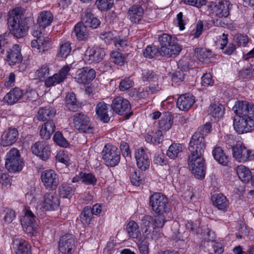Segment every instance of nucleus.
<instances>
[{
	"label": "nucleus",
	"instance_id": "obj_1",
	"mask_svg": "<svg viewBox=\"0 0 254 254\" xmlns=\"http://www.w3.org/2000/svg\"><path fill=\"white\" fill-rule=\"evenodd\" d=\"M211 125L206 123L198 127L197 131L191 136L189 145L190 154L188 159V167L198 179H202L205 175V165L203 155L205 149L204 136L211 130Z\"/></svg>",
	"mask_w": 254,
	"mask_h": 254
},
{
	"label": "nucleus",
	"instance_id": "obj_2",
	"mask_svg": "<svg viewBox=\"0 0 254 254\" xmlns=\"http://www.w3.org/2000/svg\"><path fill=\"white\" fill-rule=\"evenodd\" d=\"M7 16V25L10 33L17 38L26 36L29 27L23 17L21 9L17 7L10 10Z\"/></svg>",
	"mask_w": 254,
	"mask_h": 254
},
{
	"label": "nucleus",
	"instance_id": "obj_3",
	"mask_svg": "<svg viewBox=\"0 0 254 254\" xmlns=\"http://www.w3.org/2000/svg\"><path fill=\"white\" fill-rule=\"evenodd\" d=\"M5 160V168L9 172H19L24 165L19 150L15 148H12L6 153Z\"/></svg>",
	"mask_w": 254,
	"mask_h": 254
},
{
	"label": "nucleus",
	"instance_id": "obj_4",
	"mask_svg": "<svg viewBox=\"0 0 254 254\" xmlns=\"http://www.w3.org/2000/svg\"><path fill=\"white\" fill-rule=\"evenodd\" d=\"M149 204L157 214H166L170 210L168 198L160 192H155L150 196Z\"/></svg>",
	"mask_w": 254,
	"mask_h": 254
},
{
	"label": "nucleus",
	"instance_id": "obj_5",
	"mask_svg": "<svg viewBox=\"0 0 254 254\" xmlns=\"http://www.w3.org/2000/svg\"><path fill=\"white\" fill-rule=\"evenodd\" d=\"M42 27L38 25H34L32 28L31 34L37 39L31 41V45L33 48H35L38 52H44L47 51L50 47L49 38L43 36Z\"/></svg>",
	"mask_w": 254,
	"mask_h": 254
},
{
	"label": "nucleus",
	"instance_id": "obj_6",
	"mask_svg": "<svg viewBox=\"0 0 254 254\" xmlns=\"http://www.w3.org/2000/svg\"><path fill=\"white\" fill-rule=\"evenodd\" d=\"M120 154V151L116 146L109 144L105 145L102 151V159L105 164L109 167H114L119 164Z\"/></svg>",
	"mask_w": 254,
	"mask_h": 254
},
{
	"label": "nucleus",
	"instance_id": "obj_7",
	"mask_svg": "<svg viewBox=\"0 0 254 254\" xmlns=\"http://www.w3.org/2000/svg\"><path fill=\"white\" fill-rule=\"evenodd\" d=\"M233 127L239 134L247 133L254 130V121L251 117L236 114L234 117Z\"/></svg>",
	"mask_w": 254,
	"mask_h": 254
},
{
	"label": "nucleus",
	"instance_id": "obj_8",
	"mask_svg": "<svg viewBox=\"0 0 254 254\" xmlns=\"http://www.w3.org/2000/svg\"><path fill=\"white\" fill-rule=\"evenodd\" d=\"M36 217L33 212L28 209L25 210L24 216L21 220L23 231L29 237L35 236L37 234Z\"/></svg>",
	"mask_w": 254,
	"mask_h": 254
},
{
	"label": "nucleus",
	"instance_id": "obj_9",
	"mask_svg": "<svg viewBox=\"0 0 254 254\" xmlns=\"http://www.w3.org/2000/svg\"><path fill=\"white\" fill-rule=\"evenodd\" d=\"M73 123L74 127L80 132L90 133L92 131L93 126L90 118L82 113L74 115Z\"/></svg>",
	"mask_w": 254,
	"mask_h": 254
},
{
	"label": "nucleus",
	"instance_id": "obj_10",
	"mask_svg": "<svg viewBox=\"0 0 254 254\" xmlns=\"http://www.w3.org/2000/svg\"><path fill=\"white\" fill-rule=\"evenodd\" d=\"M161 89V88L158 85L151 84L146 87H140L137 89H132L129 91V96L135 100L145 99L149 97V95L156 93Z\"/></svg>",
	"mask_w": 254,
	"mask_h": 254
},
{
	"label": "nucleus",
	"instance_id": "obj_11",
	"mask_svg": "<svg viewBox=\"0 0 254 254\" xmlns=\"http://www.w3.org/2000/svg\"><path fill=\"white\" fill-rule=\"evenodd\" d=\"M232 154L233 157L241 162L254 159V152L253 150L247 148L242 143H237L235 146L233 148Z\"/></svg>",
	"mask_w": 254,
	"mask_h": 254
},
{
	"label": "nucleus",
	"instance_id": "obj_12",
	"mask_svg": "<svg viewBox=\"0 0 254 254\" xmlns=\"http://www.w3.org/2000/svg\"><path fill=\"white\" fill-rule=\"evenodd\" d=\"M232 7L231 2L226 0L212 3L210 5L212 14L219 18L227 17Z\"/></svg>",
	"mask_w": 254,
	"mask_h": 254
},
{
	"label": "nucleus",
	"instance_id": "obj_13",
	"mask_svg": "<svg viewBox=\"0 0 254 254\" xmlns=\"http://www.w3.org/2000/svg\"><path fill=\"white\" fill-rule=\"evenodd\" d=\"M42 182L47 189L55 190L59 183L58 175L53 170L44 171L41 176Z\"/></svg>",
	"mask_w": 254,
	"mask_h": 254
},
{
	"label": "nucleus",
	"instance_id": "obj_14",
	"mask_svg": "<svg viewBox=\"0 0 254 254\" xmlns=\"http://www.w3.org/2000/svg\"><path fill=\"white\" fill-rule=\"evenodd\" d=\"M96 114L97 119L103 123H108L114 113L110 106L103 102L98 103L96 106Z\"/></svg>",
	"mask_w": 254,
	"mask_h": 254
},
{
	"label": "nucleus",
	"instance_id": "obj_15",
	"mask_svg": "<svg viewBox=\"0 0 254 254\" xmlns=\"http://www.w3.org/2000/svg\"><path fill=\"white\" fill-rule=\"evenodd\" d=\"M74 236L71 234H67L60 238L59 242V250L62 254H72L74 248Z\"/></svg>",
	"mask_w": 254,
	"mask_h": 254
},
{
	"label": "nucleus",
	"instance_id": "obj_16",
	"mask_svg": "<svg viewBox=\"0 0 254 254\" xmlns=\"http://www.w3.org/2000/svg\"><path fill=\"white\" fill-rule=\"evenodd\" d=\"M60 202L59 197L55 192L46 193L43 196L41 204L43 208L46 211H53L57 209Z\"/></svg>",
	"mask_w": 254,
	"mask_h": 254
},
{
	"label": "nucleus",
	"instance_id": "obj_17",
	"mask_svg": "<svg viewBox=\"0 0 254 254\" xmlns=\"http://www.w3.org/2000/svg\"><path fill=\"white\" fill-rule=\"evenodd\" d=\"M236 114L242 116L252 117L254 116V104L247 101H238L234 107Z\"/></svg>",
	"mask_w": 254,
	"mask_h": 254
},
{
	"label": "nucleus",
	"instance_id": "obj_18",
	"mask_svg": "<svg viewBox=\"0 0 254 254\" xmlns=\"http://www.w3.org/2000/svg\"><path fill=\"white\" fill-rule=\"evenodd\" d=\"M31 150L33 154L43 160H47L51 152L49 144L43 141H39L33 144L31 146Z\"/></svg>",
	"mask_w": 254,
	"mask_h": 254
},
{
	"label": "nucleus",
	"instance_id": "obj_19",
	"mask_svg": "<svg viewBox=\"0 0 254 254\" xmlns=\"http://www.w3.org/2000/svg\"><path fill=\"white\" fill-rule=\"evenodd\" d=\"M112 108L113 112L121 116L130 110L131 105L127 99L119 96L113 100Z\"/></svg>",
	"mask_w": 254,
	"mask_h": 254
},
{
	"label": "nucleus",
	"instance_id": "obj_20",
	"mask_svg": "<svg viewBox=\"0 0 254 254\" xmlns=\"http://www.w3.org/2000/svg\"><path fill=\"white\" fill-rule=\"evenodd\" d=\"M5 60L10 65H14L22 62L21 49L19 45H14L7 49Z\"/></svg>",
	"mask_w": 254,
	"mask_h": 254
},
{
	"label": "nucleus",
	"instance_id": "obj_21",
	"mask_svg": "<svg viewBox=\"0 0 254 254\" xmlns=\"http://www.w3.org/2000/svg\"><path fill=\"white\" fill-rule=\"evenodd\" d=\"M95 75L94 69L85 67L79 69L76 71L75 80L78 83L86 84L93 80Z\"/></svg>",
	"mask_w": 254,
	"mask_h": 254
},
{
	"label": "nucleus",
	"instance_id": "obj_22",
	"mask_svg": "<svg viewBox=\"0 0 254 254\" xmlns=\"http://www.w3.org/2000/svg\"><path fill=\"white\" fill-rule=\"evenodd\" d=\"M70 69L69 65L64 66L59 73H55L46 79L45 82L46 86L49 87L63 82L66 78Z\"/></svg>",
	"mask_w": 254,
	"mask_h": 254
},
{
	"label": "nucleus",
	"instance_id": "obj_23",
	"mask_svg": "<svg viewBox=\"0 0 254 254\" xmlns=\"http://www.w3.org/2000/svg\"><path fill=\"white\" fill-rule=\"evenodd\" d=\"M18 135L17 128L9 127L3 132L1 136L0 144L3 146L11 145L16 141Z\"/></svg>",
	"mask_w": 254,
	"mask_h": 254
},
{
	"label": "nucleus",
	"instance_id": "obj_24",
	"mask_svg": "<svg viewBox=\"0 0 254 254\" xmlns=\"http://www.w3.org/2000/svg\"><path fill=\"white\" fill-rule=\"evenodd\" d=\"M134 155L139 169L145 171L149 168L150 161L147 154L143 148L137 149L135 151Z\"/></svg>",
	"mask_w": 254,
	"mask_h": 254
},
{
	"label": "nucleus",
	"instance_id": "obj_25",
	"mask_svg": "<svg viewBox=\"0 0 254 254\" xmlns=\"http://www.w3.org/2000/svg\"><path fill=\"white\" fill-rule=\"evenodd\" d=\"M105 55L104 50L99 47H95L90 49H87L85 52L84 58L88 60L90 63L100 62Z\"/></svg>",
	"mask_w": 254,
	"mask_h": 254
},
{
	"label": "nucleus",
	"instance_id": "obj_26",
	"mask_svg": "<svg viewBox=\"0 0 254 254\" xmlns=\"http://www.w3.org/2000/svg\"><path fill=\"white\" fill-rule=\"evenodd\" d=\"M81 21L83 22L89 29L90 28L95 29L97 28L100 24V21L91 12V9L87 8L83 12L82 15Z\"/></svg>",
	"mask_w": 254,
	"mask_h": 254
},
{
	"label": "nucleus",
	"instance_id": "obj_27",
	"mask_svg": "<svg viewBox=\"0 0 254 254\" xmlns=\"http://www.w3.org/2000/svg\"><path fill=\"white\" fill-rule=\"evenodd\" d=\"M195 102L194 96L189 93L181 95L177 101V106L180 110L184 111L189 110Z\"/></svg>",
	"mask_w": 254,
	"mask_h": 254
},
{
	"label": "nucleus",
	"instance_id": "obj_28",
	"mask_svg": "<svg viewBox=\"0 0 254 254\" xmlns=\"http://www.w3.org/2000/svg\"><path fill=\"white\" fill-rule=\"evenodd\" d=\"M127 14L132 22L135 24L140 23L143 17L144 10L141 6L133 5L129 8Z\"/></svg>",
	"mask_w": 254,
	"mask_h": 254
},
{
	"label": "nucleus",
	"instance_id": "obj_29",
	"mask_svg": "<svg viewBox=\"0 0 254 254\" xmlns=\"http://www.w3.org/2000/svg\"><path fill=\"white\" fill-rule=\"evenodd\" d=\"M211 199L213 204L215 207L224 212L227 211L229 202L225 196L219 193L212 195Z\"/></svg>",
	"mask_w": 254,
	"mask_h": 254
},
{
	"label": "nucleus",
	"instance_id": "obj_30",
	"mask_svg": "<svg viewBox=\"0 0 254 254\" xmlns=\"http://www.w3.org/2000/svg\"><path fill=\"white\" fill-rule=\"evenodd\" d=\"M23 91L18 87H15L5 95L3 100L8 104L12 105L19 100L23 101Z\"/></svg>",
	"mask_w": 254,
	"mask_h": 254
},
{
	"label": "nucleus",
	"instance_id": "obj_31",
	"mask_svg": "<svg viewBox=\"0 0 254 254\" xmlns=\"http://www.w3.org/2000/svg\"><path fill=\"white\" fill-rule=\"evenodd\" d=\"M13 248L16 254H32L31 246L25 240L15 239L13 241Z\"/></svg>",
	"mask_w": 254,
	"mask_h": 254
},
{
	"label": "nucleus",
	"instance_id": "obj_32",
	"mask_svg": "<svg viewBox=\"0 0 254 254\" xmlns=\"http://www.w3.org/2000/svg\"><path fill=\"white\" fill-rule=\"evenodd\" d=\"M53 21V15L50 11H43L40 12L38 16L37 23L40 27L44 29L50 25Z\"/></svg>",
	"mask_w": 254,
	"mask_h": 254
},
{
	"label": "nucleus",
	"instance_id": "obj_33",
	"mask_svg": "<svg viewBox=\"0 0 254 254\" xmlns=\"http://www.w3.org/2000/svg\"><path fill=\"white\" fill-rule=\"evenodd\" d=\"M55 124L52 120L46 122L42 127L40 134L42 138L48 139L55 130Z\"/></svg>",
	"mask_w": 254,
	"mask_h": 254
},
{
	"label": "nucleus",
	"instance_id": "obj_34",
	"mask_svg": "<svg viewBox=\"0 0 254 254\" xmlns=\"http://www.w3.org/2000/svg\"><path fill=\"white\" fill-rule=\"evenodd\" d=\"M89 29L82 21L78 22L74 26V31L79 40H84L88 37Z\"/></svg>",
	"mask_w": 254,
	"mask_h": 254
},
{
	"label": "nucleus",
	"instance_id": "obj_35",
	"mask_svg": "<svg viewBox=\"0 0 254 254\" xmlns=\"http://www.w3.org/2000/svg\"><path fill=\"white\" fill-rule=\"evenodd\" d=\"M164 52L162 51V56L172 57L178 55L182 50L181 46L177 42V40L172 43L167 49H164Z\"/></svg>",
	"mask_w": 254,
	"mask_h": 254
},
{
	"label": "nucleus",
	"instance_id": "obj_36",
	"mask_svg": "<svg viewBox=\"0 0 254 254\" xmlns=\"http://www.w3.org/2000/svg\"><path fill=\"white\" fill-rule=\"evenodd\" d=\"M55 114V110L50 107L41 108L38 112L37 119L38 120L43 122L53 118Z\"/></svg>",
	"mask_w": 254,
	"mask_h": 254
},
{
	"label": "nucleus",
	"instance_id": "obj_37",
	"mask_svg": "<svg viewBox=\"0 0 254 254\" xmlns=\"http://www.w3.org/2000/svg\"><path fill=\"white\" fill-rule=\"evenodd\" d=\"M177 38L175 37L172 36L170 35L164 33L161 35L160 37H159V42L161 45V48H160V55H162V52H164V49H167V47H169L174 41H176Z\"/></svg>",
	"mask_w": 254,
	"mask_h": 254
},
{
	"label": "nucleus",
	"instance_id": "obj_38",
	"mask_svg": "<svg viewBox=\"0 0 254 254\" xmlns=\"http://www.w3.org/2000/svg\"><path fill=\"white\" fill-rule=\"evenodd\" d=\"M65 103L66 108L72 112L77 111L79 108V103L76 98L75 94L73 93H68L65 98Z\"/></svg>",
	"mask_w": 254,
	"mask_h": 254
},
{
	"label": "nucleus",
	"instance_id": "obj_39",
	"mask_svg": "<svg viewBox=\"0 0 254 254\" xmlns=\"http://www.w3.org/2000/svg\"><path fill=\"white\" fill-rule=\"evenodd\" d=\"M154 218L150 216L146 215L141 220V228L143 232L146 233L151 232L152 229H155Z\"/></svg>",
	"mask_w": 254,
	"mask_h": 254
},
{
	"label": "nucleus",
	"instance_id": "obj_40",
	"mask_svg": "<svg viewBox=\"0 0 254 254\" xmlns=\"http://www.w3.org/2000/svg\"><path fill=\"white\" fill-rule=\"evenodd\" d=\"M129 174L130 182L133 185L139 186L140 184L143 183V177L140 171L134 168L130 167L129 170Z\"/></svg>",
	"mask_w": 254,
	"mask_h": 254
},
{
	"label": "nucleus",
	"instance_id": "obj_41",
	"mask_svg": "<svg viewBox=\"0 0 254 254\" xmlns=\"http://www.w3.org/2000/svg\"><path fill=\"white\" fill-rule=\"evenodd\" d=\"M74 191V188L66 183L62 184L59 188V194L63 198H70L73 195Z\"/></svg>",
	"mask_w": 254,
	"mask_h": 254
},
{
	"label": "nucleus",
	"instance_id": "obj_42",
	"mask_svg": "<svg viewBox=\"0 0 254 254\" xmlns=\"http://www.w3.org/2000/svg\"><path fill=\"white\" fill-rule=\"evenodd\" d=\"M214 159L220 164L227 165L229 160L227 156L225 155L223 150L220 147H215L212 152Z\"/></svg>",
	"mask_w": 254,
	"mask_h": 254
},
{
	"label": "nucleus",
	"instance_id": "obj_43",
	"mask_svg": "<svg viewBox=\"0 0 254 254\" xmlns=\"http://www.w3.org/2000/svg\"><path fill=\"white\" fill-rule=\"evenodd\" d=\"M223 105L218 103L211 104L209 108V114L214 118H221L224 113Z\"/></svg>",
	"mask_w": 254,
	"mask_h": 254
},
{
	"label": "nucleus",
	"instance_id": "obj_44",
	"mask_svg": "<svg viewBox=\"0 0 254 254\" xmlns=\"http://www.w3.org/2000/svg\"><path fill=\"white\" fill-rule=\"evenodd\" d=\"M162 132L160 130L157 131H149L145 136V140L149 143L159 144L163 140Z\"/></svg>",
	"mask_w": 254,
	"mask_h": 254
},
{
	"label": "nucleus",
	"instance_id": "obj_45",
	"mask_svg": "<svg viewBox=\"0 0 254 254\" xmlns=\"http://www.w3.org/2000/svg\"><path fill=\"white\" fill-rule=\"evenodd\" d=\"M183 151L182 145L179 143H173L166 152L167 156L171 159H175Z\"/></svg>",
	"mask_w": 254,
	"mask_h": 254
},
{
	"label": "nucleus",
	"instance_id": "obj_46",
	"mask_svg": "<svg viewBox=\"0 0 254 254\" xmlns=\"http://www.w3.org/2000/svg\"><path fill=\"white\" fill-rule=\"evenodd\" d=\"M237 173L239 179L243 182H248L252 178L250 171L243 165H240L237 168Z\"/></svg>",
	"mask_w": 254,
	"mask_h": 254
},
{
	"label": "nucleus",
	"instance_id": "obj_47",
	"mask_svg": "<svg viewBox=\"0 0 254 254\" xmlns=\"http://www.w3.org/2000/svg\"><path fill=\"white\" fill-rule=\"evenodd\" d=\"M195 55L197 59L201 62H207L211 57L210 51L204 48H196Z\"/></svg>",
	"mask_w": 254,
	"mask_h": 254
},
{
	"label": "nucleus",
	"instance_id": "obj_48",
	"mask_svg": "<svg viewBox=\"0 0 254 254\" xmlns=\"http://www.w3.org/2000/svg\"><path fill=\"white\" fill-rule=\"evenodd\" d=\"M126 229L129 237L137 238L140 234L137 224L134 221H129L127 224Z\"/></svg>",
	"mask_w": 254,
	"mask_h": 254
},
{
	"label": "nucleus",
	"instance_id": "obj_49",
	"mask_svg": "<svg viewBox=\"0 0 254 254\" xmlns=\"http://www.w3.org/2000/svg\"><path fill=\"white\" fill-rule=\"evenodd\" d=\"M172 123L173 120L170 113L166 112L159 121V126L163 130H168L171 127Z\"/></svg>",
	"mask_w": 254,
	"mask_h": 254
},
{
	"label": "nucleus",
	"instance_id": "obj_50",
	"mask_svg": "<svg viewBox=\"0 0 254 254\" xmlns=\"http://www.w3.org/2000/svg\"><path fill=\"white\" fill-rule=\"evenodd\" d=\"M71 50L70 43L69 42H63L60 45L58 56L62 59H65L70 53Z\"/></svg>",
	"mask_w": 254,
	"mask_h": 254
},
{
	"label": "nucleus",
	"instance_id": "obj_51",
	"mask_svg": "<svg viewBox=\"0 0 254 254\" xmlns=\"http://www.w3.org/2000/svg\"><path fill=\"white\" fill-rule=\"evenodd\" d=\"M144 57L148 59H152L160 55V49L155 46H148L143 51Z\"/></svg>",
	"mask_w": 254,
	"mask_h": 254
},
{
	"label": "nucleus",
	"instance_id": "obj_52",
	"mask_svg": "<svg viewBox=\"0 0 254 254\" xmlns=\"http://www.w3.org/2000/svg\"><path fill=\"white\" fill-rule=\"evenodd\" d=\"M134 85V81L130 77H125L122 79L119 83V89L122 91H125Z\"/></svg>",
	"mask_w": 254,
	"mask_h": 254
},
{
	"label": "nucleus",
	"instance_id": "obj_53",
	"mask_svg": "<svg viewBox=\"0 0 254 254\" xmlns=\"http://www.w3.org/2000/svg\"><path fill=\"white\" fill-rule=\"evenodd\" d=\"M95 5L101 11H105L110 9L113 5V0H96Z\"/></svg>",
	"mask_w": 254,
	"mask_h": 254
},
{
	"label": "nucleus",
	"instance_id": "obj_54",
	"mask_svg": "<svg viewBox=\"0 0 254 254\" xmlns=\"http://www.w3.org/2000/svg\"><path fill=\"white\" fill-rule=\"evenodd\" d=\"M82 182L87 185L94 186L96 184L97 179L91 173L81 172Z\"/></svg>",
	"mask_w": 254,
	"mask_h": 254
},
{
	"label": "nucleus",
	"instance_id": "obj_55",
	"mask_svg": "<svg viewBox=\"0 0 254 254\" xmlns=\"http://www.w3.org/2000/svg\"><path fill=\"white\" fill-rule=\"evenodd\" d=\"M93 215L91 207L87 206L84 208L81 212L80 218L82 221H84L86 223H89L92 218Z\"/></svg>",
	"mask_w": 254,
	"mask_h": 254
},
{
	"label": "nucleus",
	"instance_id": "obj_56",
	"mask_svg": "<svg viewBox=\"0 0 254 254\" xmlns=\"http://www.w3.org/2000/svg\"><path fill=\"white\" fill-rule=\"evenodd\" d=\"M53 139L58 145L63 147H66L68 146L69 143L63 137L62 134L59 131L55 133Z\"/></svg>",
	"mask_w": 254,
	"mask_h": 254
},
{
	"label": "nucleus",
	"instance_id": "obj_57",
	"mask_svg": "<svg viewBox=\"0 0 254 254\" xmlns=\"http://www.w3.org/2000/svg\"><path fill=\"white\" fill-rule=\"evenodd\" d=\"M111 58L115 64L122 65L125 61V58L123 54L118 51H113L111 54Z\"/></svg>",
	"mask_w": 254,
	"mask_h": 254
},
{
	"label": "nucleus",
	"instance_id": "obj_58",
	"mask_svg": "<svg viewBox=\"0 0 254 254\" xmlns=\"http://www.w3.org/2000/svg\"><path fill=\"white\" fill-rule=\"evenodd\" d=\"M57 160L61 163L65 165L66 166L71 164L72 161L68 154L64 151H60L57 155Z\"/></svg>",
	"mask_w": 254,
	"mask_h": 254
},
{
	"label": "nucleus",
	"instance_id": "obj_59",
	"mask_svg": "<svg viewBox=\"0 0 254 254\" xmlns=\"http://www.w3.org/2000/svg\"><path fill=\"white\" fill-rule=\"evenodd\" d=\"M12 183L11 178L6 173L0 175V184L3 189L6 190L10 187Z\"/></svg>",
	"mask_w": 254,
	"mask_h": 254
},
{
	"label": "nucleus",
	"instance_id": "obj_60",
	"mask_svg": "<svg viewBox=\"0 0 254 254\" xmlns=\"http://www.w3.org/2000/svg\"><path fill=\"white\" fill-rule=\"evenodd\" d=\"M234 40L239 46H245L249 42L248 37L241 34H236L234 36Z\"/></svg>",
	"mask_w": 254,
	"mask_h": 254
},
{
	"label": "nucleus",
	"instance_id": "obj_61",
	"mask_svg": "<svg viewBox=\"0 0 254 254\" xmlns=\"http://www.w3.org/2000/svg\"><path fill=\"white\" fill-rule=\"evenodd\" d=\"M113 41L115 47L118 49L126 47L127 45V39L121 36L115 37Z\"/></svg>",
	"mask_w": 254,
	"mask_h": 254
},
{
	"label": "nucleus",
	"instance_id": "obj_62",
	"mask_svg": "<svg viewBox=\"0 0 254 254\" xmlns=\"http://www.w3.org/2000/svg\"><path fill=\"white\" fill-rule=\"evenodd\" d=\"M37 76L40 79L45 78L49 74V68L47 65L44 64L36 71Z\"/></svg>",
	"mask_w": 254,
	"mask_h": 254
},
{
	"label": "nucleus",
	"instance_id": "obj_63",
	"mask_svg": "<svg viewBox=\"0 0 254 254\" xmlns=\"http://www.w3.org/2000/svg\"><path fill=\"white\" fill-rule=\"evenodd\" d=\"M241 76L244 78H250L254 76V64L241 70L240 72Z\"/></svg>",
	"mask_w": 254,
	"mask_h": 254
},
{
	"label": "nucleus",
	"instance_id": "obj_64",
	"mask_svg": "<svg viewBox=\"0 0 254 254\" xmlns=\"http://www.w3.org/2000/svg\"><path fill=\"white\" fill-rule=\"evenodd\" d=\"M165 214H158L154 218V225L155 228L156 227L162 228L166 222Z\"/></svg>",
	"mask_w": 254,
	"mask_h": 254
}]
</instances>
